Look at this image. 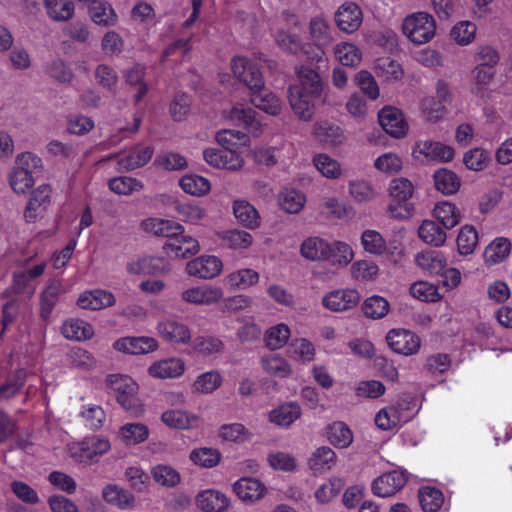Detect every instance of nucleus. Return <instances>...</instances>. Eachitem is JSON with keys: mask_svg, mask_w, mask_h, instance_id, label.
Listing matches in <instances>:
<instances>
[{"mask_svg": "<svg viewBox=\"0 0 512 512\" xmlns=\"http://www.w3.org/2000/svg\"><path fill=\"white\" fill-rule=\"evenodd\" d=\"M297 81L289 88V103L300 119L308 121L313 115L314 101L321 94L322 82L318 73L307 66L297 70Z\"/></svg>", "mask_w": 512, "mask_h": 512, "instance_id": "nucleus-1", "label": "nucleus"}, {"mask_svg": "<svg viewBox=\"0 0 512 512\" xmlns=\"http://www.w3.org/2000/svg\"><path fill=\"white\" fill-rule=\"evenodd\" d=\"M106 383L124 410L134 417H141L144 414V406L137 396L138 385L130 376L111 374L107 377Z\"/></svg>", "mask_w": 512, "mask_h": 512, "instance_id": "nucleus-2", "label": "nucleus"}, {"mask_svg": "<svg viewBox=\"0 0 512 512\" xmlns=\"http://www.w3.org/2000/svg\"><path fill=\"white\" fill-rule=\"evenodd\" d=\"M41 168L42 159L35 154L31 152L19 154L8 177L12 190L18 194L26 193L35 183L33 174Z\"/></svg>", "mask_w": 512, "mask_h": 512, "instance_id": "nucleus-3", "label": "nucleus"}, {"mask_svg": "<svg viewBox=\"0 0 512 512\" xmlns=\"http://www.w3.org/2000/svg\"><path fill=\"white\" fill-rule=\"evenodd\" d=\"M388 190L392 198L387 207L388 214L399 220L410 218L414 212V206L409 201L415 190L413 183L404 177L394 178Z\"/></svg>", "mask_w": 512, "mask_h": 512, "instance_id": "nucleus-4", "label": "nucleus"}, {"mask_svg": "<svg viewBox=\"0 0 512 512\" xmlns=\"http://www.w3.org/2000/svg\"><path fill=\"white\" fill-rule=\"evenodd\" d=\"M111 448L108 438L92 435L81 441L67 444V452L77 463L90 465L105 455Z\"/></svg>", "mask_w": 512, "mask_h": 512, "instance_id": "nucleus-5", "label": "nucleus"}, {"mask_svg": "<svg viewBox=\"0 0 512 512\" xmlns=\"http://www.w3.org/2000/svg\"><path fill=\"white\" fill-rule=\"evenodd\" d=\"M402 30L411 42L425 44L435 35V20L426 12H416L403 20Z\"/></svg>", "mask_w": 512, "mask_h": 512, "instance_id": "nucleus-6", "label": "nucleus"}, {"mask_svg": "<svg viewBox=\"0 0 512 512\" xmlns=\"http://www.w3.org/2000/svg\"><path fill=\"white\" fill-rule=\"evenodd\" d=\"M412 157L419 163L450 162L455 157L452 146L430 139L418 140L412 146Z\"/></svg>", "mask_w": 512, "mask_h": 512, "instance_id": "nucleus-7", "label": "nucleus"}, {"mask_svg": "<svg viewBox=\"0 0 512 512\" xmlns=\"http://www.w3.org/2000/svg\"><path fill=\"white\" fill-rule=\"evenodd\" d=\"M230 66L234 77L247 86L249 91L263 88L265 81L255 62L245 56H235L232 58Z\"/></svg>", "mask_w": 512, "mask_h": 512, "instance_id": "nucleus-8", "label": "nucleus"}, {"mask_svg": "<svg viewBox=\"0 0 512 512\" xmlns=\"http://www.w3.org/2000/svg\"><path fill=\"white\" fill-rule=\"evenodd\" d=\"M157 335L166 343L173 345H188L192 340L189 326L173 318H164L156 324Z\"/></svg>", "mask_w": 512, "mask_h": 512, "instance_id": "nucleus-9", "label": "nucleus"}, {"mask_svg": "<svg viewBox=\"0 0 512 512\" xmlns=\"http://www.w3.org/2000/svg\"><path fill=\"white\" fill-rule=\"evenodd\" d=\"M224 292L221 287L211 284H200L189 287L181 292V300L196 306H212L223 299Z\"/></svg>", "mask_w": 512, "mask_h": 512, "instance_id": "nucleus-10", "label": "nucleus"}, {"mask_svg": "<svg viewBox=\"0 0 512 512\" xmlns=\"http://www.w3.org/2000/svg\"><path fill=\"white\" fill-rule=\"evenodd\" d=\"M185 271L191 277L211 280L222 273L223 262L215 255H201L190 260L186 264Z\"/></svg>", "mask_w": 512, "mask_h": 512, "instance_id": "nucleus-11", "label": "nucleus"}, {"mask_svg": "<svg viewBox=\"0 0 512 512\" xmlns=\"http://www.w3.org/2000/svg\"><path fill=\"white\" fill-rule=\"evenodd\" d=\"M386 341L395 353L404 356L415 355L421 346V340L414 332L402 328L391 329Z\"/></svg>", "mask_w": 512, "mask_h": 512, "instance_id": "nucleus-12", "label": "nucleus"}, {"mask_svg": "<svg viewBox=\"0 0 512 512\" xmlns=\"http://www.w3.org/2000/svg\"><path fill=\"white\" fill-rule=\"evenodd\" d=\"M205 161L214 168L238 171L244 166V158L235 149L209 148L204 150Z\"/></svg>", "mask_w": 512, "mask_h": 512, "instance_id": "nucleus-13", "label": "nucleus"}, {"mask_svg": "<svg viewBox=\"0 0 512 512\" xmlns=\"http://www.w3.org/2000/svg\"><path fill=\"white\" fill-rule=\"evenodd\" d=\"M52 189L48 184H41L34 189L26 203L24 218L26 222H35L51 204Z\"/></svg>", "mask_w": 512, "mask_h": 512, "instance_id": "nucleus-14", "label": "nucleus"}, {"mask_svg": "<svg viewBox=\"0 0 512 512\" xmlns=\"http://www.w3.org/2000/svg\"><path fill=\"white\" fill-rule=\"evenodd\" d=\"M113 348L129 355H142L157 351L159 342L151 336H126L117 339Z\"/></svg>", "mask_w": 512, "mask_h": 512, "instance_id": "nucleus-15", "label": "nucleus"}, {"mask_svg": "<svg viewBox=\"0 0 512 512\" xmlns=\"http://www.w3.org/2000/svg\"><path fill=\"white\" fill-rule=\"evenodd\" d=\"M163 250L168 257L185 259L197 254L200 246L195 238L185 234L184 229L181 233L167 239L163 245Z\"/></svg>", "mask_w": 512, "mask_h": 512, "instance_id": "nucleus-16", "label": "nucleus"}, {"mask_svg": "<svg viewBox=\"0 0 512 512\" xmlns=\"http://www.w3.org/2000/svg\"><path fill=\"white\" fill-rule=\"evenodd\" d=\"M408 480L404 470H393L377 477L372 483V490L378 497H390L400 491Z\"/></svg>", "mask_w": 512, "mask_h": 512, "instance_id": "nucleus-17", "label": "nucleus"}, {"mask_svg": "<svg viewBox=\"0 0 512 512\" xmlns=\"http://www.w3.org/2000/svg\"><path fill=\"white\" fill-rule=\"evenodd\" d=\"M185 371V361L176 356L159 359L153 362L147 370L149 376L160 380L180 378Z\"/></svg>", "mask_w": 512, "mask_h": 512, "instance_id": "nucleus-18", "label": "nucleus"}, {"mask_svg": "<svg viewBox=\"0 0 512 512\" xmlns=\"http://www.w3.org/2000/svg\"><path fill=\"white\" fill-rule=\"evenodd\" d=\"M162 423L173 430H194L199 427V415L181 408L165 410L161 414Z\"/></svg>", "mask_w": 512, "mask_h": 512, "instance_id": "nucleus-19", "label": "nucleus"}, {"mask_svg": "<svg viewBox=\"0 0 512 512\" xmlns=\"http://www.w3.org/2000/svg\"><path fill=\"white\" fill-rule=\"evenodd\" d=\"M360 301V294L356 289H336L328 292L322 299L326 309L340 312L354 308Z\"/></svg>", "mask_w": 512, "mask_h": 512, "instance_id": "nucleus-20", "label": "nucleus"}, {"mask_svg": "<svg viewBox=\"0 0 512 512\" xmlns=\"http://www.w3.org/2000/svg\"><path fill=\"white\" fill-rule=\"evenodd\" d=\"M235 495L244 503H255L261 500L267 493V488L259 479L254 477H242L232 486Z\"/></svg>", "mask_w": 512, "mask_h": 512, "instance_id": "nucleus-21", "label": "nucleus"}, {"mask_svg": "<svg viewBox=\"0 0 512 512\" xmlns=\"http://www.w3.org/2000/svg\"><path fill=\"white\" fill-rule=\"evenodd\" d=\"M195 504L202 512H227L231 500L220 490L205 489L196 495Z\"/></svg>", "mask_w": 512, "mask_h": 512, "instance_id": "nucleus-22", "label": "nucleus"}, {"mask_svg": "<svg viewBox=\"0 0 512 512\" xmlns=\"http://www.w3.org/2000/svg\"><path fill=\"white\" fill-rule=\"evenodd\" d=\"M127 271L135 275H156L170 271L169 262L158 256H142L127 264Z\"/></svg>", "mask_w": 512, "mask_h": 512, "instance_id": "nucleus-23", "label": "nucleus"}, {"mask_svg": "<svg viewBox=\"0 0 512 512\" xmlns=\"http://www.w3.org/2000/svg\"><path fill=\"white\" fill-rule=\"evenodd\" d=\"M363 21L360 7L354 2L343 3L335 13L338 28L345 33H353L359 29Z\"/></svg>", "mask_w": 512, "mask_h": 512, "instance_id": "nucleus-24", "label": "nucleus"}, {"mask_svg": "<svg viewBox=\"0 0 512 512\" xmlns=\"http://www.w3.org/2000/svg\"><path fill=\"white\" fill-rule=\"evenodd\" d=\"M381 127L394 138H403L408 132V124L400 110L384 107L378 114Z\"/></svg>", "mask_w": 512, "mask_h": 512, "instance_id": "nucleus-25", "label": "nucleus"}, {"mask_svg": "<svg viewBox=\"0 0 512 512\" xmlns=\"http://www.w3.org/2000/svg\"><path fill=\"white\" fill-rule=\"evenodd\" d=\"M154 149L150 145L139 144L118 156V165L120 170L131 171L147 164Z\"/></svg>", "mask_w": 512, "mask_h": 512, "instance_id": "nucleus-26", "label": "nucleus"}, {"mask_svg": "<svg viewBox=\"0 0 512 512\" xmlns=\"http://www.w3.org/2000/svg\"><path fill=\"white\" fill-rule=\"evenodd\" d=\"M250 101L259 110L277 116L281 113L282 104L279 97L265 88H256L250 91Z\"/></svg>", "mask_w": 512, "mask_h": 512, "instance_id": "nucleus-27", "label": "nucleus"}, {"mask_svg": "<svg viewBox=\"0 0 512 512\" xmlns=\"http://www.w3.org/2000/svg\"><path fill=\"white\" fill-rule=\"evenodd\" d=\"M416 265L429 275H442L447 267V257L441 251L426 250L415 256Z\"/></svg>", "mask_w": 512, "mask_h": 512, "instance_id": "nucleus-28", "label": "nucleus"}, {"mask_svg": "<svg viewBox=\"0 0 512 512\" xmlns=\"http://www.w3.org/2000/svg\"><path fill=\"white\" fill-rule=\"evenodd\" d=\"M328 250L325 262L338 269L347 267L355 257L352 246L345 241H329Z\"/></svg>", "mask_w": 512, "mask_h": 512, "instance_id": "nucleus-29", "label": "nucleus"}, {"mask_svg": "<svg viewBox=\"0 0 512 512\" xmlns=\"http://www.w3.org/2000/svg\"><path fill=\"white\" fill-rule=\"evenodd\" d=\"M329 240L320 236H309L300 244V255L311 262H325Z\"/></svg>", "mask_w": 512, "mask_h": 512, "instance_id": "nucleus-30", "label": "nucleus"}, {"mask_svg": "<svg viewBox=\"0 0 512 512\" xmlns=\"http://www.w3.org/2000/svg\"><path fill=\"white\" fill-rule=\"evenodd\" d=\"M223 381V375L219 370H208L195 377L191 383V390L195 394L210 395L222 386Z\"/></svg>", "mask_w": 512, "mask_h": 512, "instance_id": "nucleus-31", "label": "nucleus"}, {"mask_svg": "<svg viewBox=\"0 0 512 512\" xmlns=\"http://www.w3.org/2000/svg\"><path fill=\"white\" fill-rule=\"evenodd\" d=\"M141 227L147 233L166 237L167 239H170L184 230V227L175 221L153 217L143 220Z\"/></svg>", "mask_w": 512, "mask_h": 512, "instance_id": "nucleus-32", "label": "nucleus"}, {"mask_svg": "<svg viewBox=\"0 0 512 512\" xmlns=\"http://www.w3.org/2000/svg\"><path fill=\"white\" fill-rule=\"evenodd\" d=\"M77 304L82 309L100 310L115 304V297L111 292L96 289L83 292Z\"/></svg>", "mask_w": 512, "mask_h": 512, "instance_id": "nucleus-33", "label": "nucleus"}, {"mask_svg": "<svg viewBox=\"0 0 512 512\" xmlns=\"http://www.w3.org/2000/svg\"><path fill=\"white\" fill-rule=\"evenodd\" d=\"M511 252V242L506 237H497L485 248L483 253L484 263L494 266L505 261Z\"/></svg>", "mask_w": 512, "mask_h": 512, "instance_id": "nucleus-34", "label": "nucleus"}, {"mask_svg": "<svg viewBox=\"0 0 512 512\" xmlns=\"http://www.w3.org/2000/svg\"><path fill=\"white\" fill-rule=\"evenodd\" d=\"M254 114L255 112L251 108L238 104L228 112L227 117L236 125L247 129L254 136H259L261 134V124L255 120Z\"/></svg>", "mask_w": 512, "mask_h": 512, "instance_id": "nucleus-35", "label": "nucleus"}, {"mask_svg": "<svg viewBox=\"0 0 512 512\" xmlns=\"http://www.w3.org/2000/svg\"><path fill=\"white\" fill-rule=\"evenodd\" d=\"M102 497L108 504L122 510H129L135 506L134 496L129 491L115 484L106 485L102 490Z\"/></svg>", "mask_w": 512, "mask_h": 512, "instance_id": "nucleus-36", "label": "nucleus"}, {"mask_svg": "<svg viewBox=\"0 0 512 512\" xmlns=\"http://www.w3.org/2000/svg\"><path fill=\"white\" fill-rule=\"evenodd\" d=\"M313 134L320 142L331 146H338L345 140L343 130L329 121L316 122Z\"/></svg>", "mask_w": 512, "mask_h": 512, "instance_id": "nucleus-37", "label": "nucleus"}, {"mask_svg": "<svg viewBox=\"0 0 512 512\" xmlns=\"http://www.w3.org/2000/svg\"><path fill=\"white\" fill-rule=\"evenodd\" d=\"M301 413V408L297 403L287 402L271 410L269 420L277 426L288 427L300 418Z\"/></svg>", "mask_w": 512, "mask_h": 512, "instance_id": "nucleus-38", "label": "nucleus"}, {"mask_svg": "<svg viewBox=\"0 0 512 512\" xmlns=\"http://www.w3.org/2000/svg\"><path fill=\"white\" fill-rule=\"evenodd\" d=\"M150 435L148 426L140 422L123 424L118 431V437L125 445H137L145 442Z\"/></svg>", "mask_w": 512, "mask_h": 512, "instance_id": "nucleus-39", "label": "nucleus"}, {"mask_svg": "<svg viewBox=\"0 0 512 512\" xmlns=\"http://www.w3.org/2000/svg\"><path fill=\"white\" fill-rule=\"evenodd\" d=\"M232 209L235 218L244 227L256 229L260 226V215L257 209L248 201L235 200Z\"/></svg>", "mask_w": 512, "mask_h": 512, "instance_id": "nucleus-40", "label": "nucleus"}, {"mask_svg": "<svg viewBox=\"0 0 512 512\" xmlns=\"http://www.w3.org/2000/svg\"><path fill=\"white\" fill-rule=\"evenodd\" d=\"M259 280V273L251 268L235 270L225 277V283L234 290H247L255 286Z\"/></svg>", "mask_w": 512, "mask_h": 512, "instance_id": "nucleus-41", "label": "nucleus"}, {"mask_svg": "<svg viewBox=\"0 0 512 512\" xmlns=\"http://www.w3.org/2000/svg\"><path fill=\"white\" fill-rule=\"evenodd\" d=\"M92 21L103 27L116 25L118 16L110 3L104 0L93 1L89 7Z\"/></svg>", "mask_w": 512, "mask_h": 512, "instance_id": "nucleus-42", "label": "nucleus"}, {"mask_svg": "<svg viewBox=\"0 0 512 512\" xmlns=\"http://www.w3.org/2000/svg\"><path fill=\"white\" fill-rule=\"evenodd\" d=\"M262 369L270 376L287 378L292 374L291 364L280 354H268L261 358Z\"/></svg>", "mask_w": 512, "mask_h": 512, "instance_id": "nucleus-43", "label": "nucleus"}, {"mask_svg": "<svg viewBox=\"0 0 512 512\" xmlns=\"http://www.w3.org/2000/svg\"><path fill=\"white\" fill-rule=\"evenodd\" d=\"M289 357L301 364L312 362L316 356L314 344L306 338H295L288 347Z\"/></svg>", "mask_w": 512, "mask_h": 512, "instance_id": "nucleus-44", "label": "nucleus"}, {"mask_svg": "<svg viewBox=\"0 0 512 512\" xmlns=\"http://www.w3.org/2000/svg\"><path fill=\"white\" fill-rule=\"evenodd\" d=\"M312 162L316 170L326 179L337 180L343 174L339 161L326 153L315 154Z\"/></svg>", "mask_w": 512, "mask_h": 512, "instance_id": "nucleus-45", "label": "nucleus"}, {"mask_svg": "<svg viewBox=\"0 0 512 512\" xmlns=\"http://www.w3.org/2000/svg\"><path fill=\"white\" fill-rule=\"evenodd\" d=\"M433 216L442 224L445 229H452L457 226L461 219L458 207L449 201H442L435 205Z\"/></svg>", "mask_w": 512, "mask_h": 512, "instance_id": "nucleus-46", "label": "nucleus"}, {"mask_svg": "<svg viewBox=\"0 0 512 512\" xmlns=\"http://www.w3.org/2000/svg\"><path fill=\"white\" fill-rule=\"evenodd\" d=\"M320 212L329 218L343 220L353 216V208L340 201L335 196L323 198L320 204Z\"/></svg>", "mask_w": 512, "mask_h": 512, "instance_id": "nucleus-47", "label": "nucleus"}, {"mask_svg": "<svg viewBox=\"0 0 512 512\" xmlns=\"http://www.w3.org/2000/svg\"><path fill=\"white\" fill-rule=\"evenodd\" d=\"M473 84L471 91L477 97L485 98L488 96L487 86L494 78L495 71L493 67L487 64H478L473 70Z\"/></svg>", "mask_w": 512, "mask_h": 512, "instance_id": "nucleus-48", "label": "nucleus"}, {"mask_svg": "<svg viewBox=\"0 0 512 512\" xmlns=\"http://www.w3.org/2000/svg\"><path fill=\"white\" fill-rule=\"evenodd\" d=\"M336 461V453L330 447L322 446L312 453L308 465L315 473H321L332 469Z\"/></svg>", "mask_w": 512, "mask_h": 512, "instance_id": "nucleus-49", "label": "nucleus"}, {"mask_svg": "<svg viewBox=\"0 0 512 512\" xmlns=\"http://www.w3.org/2000/svg\"><path fill=\"white\" fill-rule=\"evenodd\" d=\"M419 238L433 247H442L447 239L445 230L432 220H424L418 229Z\"/></svg>", "mask_w": 512, "mask_h": 512, "instance_id": "nucleus-50", "label": "nucleus"}, {"mask_svg": "<svg viewBox=\"0 0 512 512\" xmlns=\"http://www.w3.org/2000/svg\"><path fill=\"white\" fill-rule=\"evenodd\" d=\"M349 196L357 203H367L374 200L377 191L371 182L365 179H351L348 181Z\"/></svg>", "mask_w": 512, "mask_h": 512, "instance_id": "nucleus-51", "label": "nucleus"}, {"mask_svg": "<svg viewBox=\"0 0 512 512\" xmlns=\"http://www.w3.org/2000/svg\"><path fill=\"white\" fill-rule=\"evenodd\" d=\"M62 334L70 340H88L94 335V329L91 324L81 319H70L64 322Z\"/></svg>", "mask_w": 512, "mask_h": 512, "instance_id": "nucleus-52", "label": "nucleus"}, {"mask_svg": "<svg viewBox=\"0 0 512 512\" xmlns=\"http://www.w3.org/2000/svg\"><path fill=\"white\" fill-rule=\"evenodd\" d=\"M179 185L186 194L196 197L204 196L211 190L210 181L197 174H187L182 176L179 180Z\"/></svg>", "mask_w": 512, "mask_h": 512, "instance_id": "nucleus-53", "label": "nucleus"}, {"mask_svg": "<svg viewBox=\"0 0 512 512\" xmlns=\"http://www.w3.org/2000/svg\"><path fill=\"white\" fill-rule=\"evenodd\" d=\"M278 201L282 210L290 214H297L304 208L306 196L299 190L286 188L279 194Z\"/></svg>", "mask_w": 512, "mask_h": 512, "instance_id": "nucleus-54", "label": "nucleus"}, {"mask_svg": "<svg viewBox=\"0 0 512 512\" xmlns=\"http://www.w3.org/2000/svg\"><path fill=\"white\" fill-rule=\"evenodd\" d=\"M409 293L413 298L422 302L435 303L443 298L437 285L424 280L412 283Z\"/></svg>", "mask_w": 512, "mask_h": 512, "instance_id": "nucleus-55", "label": "nucleus"}, {"mask_svg": "<svg viewBox=\"0 0 512 512\" xmlns=\"http://www.w3.org/2000/svg\"><path fill=\"white\" fill-rule=\"evenodd\" d=\"M435 188L443 194L452 195L460 188L459 177L451 170L440 168L433 175Z\"/></svg>", "mask_w": 512, "mask_h": 512, "instance_id": "nucleus-56", "label": "nucleus"}, {"mask_svg": "<svg viewBox=\"0 0 512 512\" xmlns=\"http://www.w3.org/2000/svg\"><path fill=\"white\" fill-rule=\"evenodd\" d=\"M290 336L289 326L285 323H278L266 330L264 340L270 350H278L287 344Z\"/></svg>", "mask_w": 512, "mask_h": 512, "instance_id": "nucleus-57", "label": "nucleus"}, {"mask_svg": "<svg viewBox=\"0 0 512 512\" xmlns=\"http://www.w3.org/2000/svg\"><path fill=\"white\" fill-rule=\"evenodd\" d=\"M47 15L54 21H67L74 15V4L71 0H44Z\"/></svg>", "mask_w": 512, "mask_h": 512, "instance_id": "nucleus-58", "label": "nucleus"}, {"mask_svg": "<svg viewBox=\"0 0 512 512\" xmlns=\"http://www.w3.org/2000/svg\"><path fill=\"white\" fill-rule=\"evenodd\" d=\"M361 246L365 252L372 255H383L387 250L386 240L383 238L380 232L367 229L361 234Z\"/></svg>", "mask_w": 512, "mask_h": 512, "instance_id": "nucleus-59", "label": "nucleus"}, {"mask_svg": "<svg viewBox=\"0 0 512 512\" xmlns=\"http://www.w3.org/2000/svg\"><path fill=\"white\" fill-rule=\"evenodd\" d=\"M418 496L420 505L425 512H436L444 503L442 491L434 487H422Z\"/></svg>", "mask_w": 512, "mask_h": 512, "instance_id": "nucleus-60", "label": "nucleus"}, {"mask_svg": "<svg viewBox=\"0 0 512 512\" xmlns=\"http://www.w3.org/2000/svg\"><path fill=\"white\" fill-rule=\"evenodd\" d=\"M476 32V25L471 21L464 20L452 27L450 37L458 45L467 46L475 40Z\"/></svg>", "mask_w": 512, "mask_h": 512, "instance_id": "nucleus-61", "label": "nucleus"}, {"mask_svg": "<svg viewBox=\"0 0 512 512\" xmlns=\"http://www.w3.org/2000/svg\"><path fill=\"white\" fill-rule=\"evenodd\" d=\"M79 416L84 425L91 429H100L106 419V413L100 405L87 404L82 406Z\"/></svg>", "mask_w": 512, "mask_h": 512, "instance_id": "nucleus-62", "label": "nucleus"}, {"mask_svg": "<svg viewBox=\"0 0 512 512\" xmlns=\"http://www.w3.org/2000/svg\"><path fill=\"white\" fill-rule=\"evenodd\" d=\"M456 243L460 255L467 256L472 254L478 244V233L476 229L471 225L461 227Z\"/></svg>", "mask_w": 512, "mask_h": 512, "instance_id": "nucleus-63", "label": "nucleus"}, {"mask_svg": "<svg viewBox=\"0 0 512 512\" xmlns=\"http://www.w3.org/2000/svg\"><path fill=\"white\" fill-rule=\"evenodd\" d=\"M335 57L345 66H356L361 62L362 53L353 43L341 42L334 48Z\"/></svg>", "mask_w": 512, "mask_h": 512, "instance_id": "nucleus-64", "label": "nucleus"}]
</instances>
